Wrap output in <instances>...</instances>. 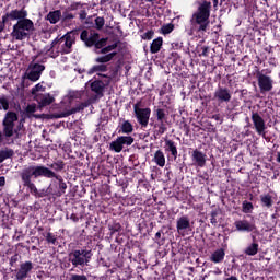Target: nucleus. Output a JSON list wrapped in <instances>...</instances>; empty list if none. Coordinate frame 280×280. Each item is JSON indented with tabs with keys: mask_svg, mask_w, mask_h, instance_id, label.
I'll list each match as a JSON object with an SVG mask.
<instances>
[{
	"mask_svg": "<svg viewBox=\"0 0 280 280\" xmlns=\"http://www.w3.org/2000/svg\"><path fill=\"white\" fill-rule=\"evenodd\" d=\"M80 40H82V43H84L85 47L89 49L93 47L94 54L102 55L95 59V62L98 65L93 66L89 70V74L93 75V73H105V71H108V66H106V62H110L113 58L117 56V51H114V49H117V47L121 45V40L116 39L115 43L108 45V38L100 36V33L93 30L81 31Z\"/></svg>",
	"mask_w": 280,
	"mask_h": 280,
	"instance_id": "obj_1",
	"label": "nucleus"
},
{
	"mask_svg": "<svg viewBox=\"0 0 280 280\" xmlns=\"http://www.w3.org/2000/svg\"><path fill=\"white\" fill-rule=\"evenodd\" d=\"M2 16L10 25H12V21H18L11 32V36L15 40H25V38L30 37V32H34V22L27 19L25 7L8 11Z\"/></svg>",
	"mask_w": 280,
	"mask_h": 280,
	"instance_id": "obj_2",
	"label": "nucleus"
},
{
	"mask_svg": "<svg viewBox=\"0 0 280 280\" xmlns=\"http://www.w3.org/2000/svg\"><path fill=\"white\" fill-rule=\"evenodd\" d=\"M209 19H211V1L203 0L190 19L191 32L205 34L209 30V25H211V20Z\"/></svg>",
	"mask_w": 280,
	"mask_h": 280,
	"instance_id": "obj_3",
	"label": "nucleus"
},
{
	"mask_svg": "<svg viewBox=\"0 0 280 280\" xmlns=\"http://www.w3.org/2000/svg\"><path fill=\"white\" fill-rule=\"evenodd\" d=\"M20 178L23 187H26L32 196H38L40 198V195H38V188L36 187V184H34V180L37 178H45L44 165H30L24 167L20 173Z\"/></svg>",
	"mask_w": 280,
	"mask_h": 280,
	"instance_id": "obj_4",
	"label": "nucleus"
},
{
	"mask_svg": "<svg viewBox=\"0 0 280 280\" xmlns=\"http://www.w3.org/2000/svg\"><path fill=\"white\" fill-rule=\"evenodd\" d=\"M44 178H51L49 186L47 187V194L61 198L67 194V182L61 175H58L51 168L44 165Z\"/></svg>",
	"mask_w": 280,
	"mask_h": 280,
	"instance_id": "obj_5",
	"label": "nucleus"
},
{
	"mask_svg": "<svg viewBox=\"0 0 280 280\" xmlns=\"http://www.w3.org/2000/svg\"><path fill=\"white\" fill-rule=\"evenodd\" d=\"M78 36H80V31H70L66 33L63 36L55 38L51 42L50 49L57 47V52L61 54V56L71 54L73 51V45H75Z\"/></svg>",
	"mask_w": 280,
	"mask_h": 280,
	"instance_id": "obj_6",
	"label": "nucleus"
},
{
	"mask_svg": "<svg viewBox=\"0 0 280 280\" xmlns=\"http://www.w3.org/2000/svg\"><path fill=\"white\" fill-rule=\"evenodd\" d=\"M165 108H167V105H155L153 107V117H155L158 122H150V126L154 128V135L156 137H161L167 132V125H165V121L170 112Z\"/></svg>",
	"mask_w": 280,
	"mask_h": 280,
	"instance_id": "obj_7",
	"label": "nucleus"
},
{
	"mask_svg": "<svg viewBox=\"0 0 280 280\" xmlns=\"http://www.w3.org/2000/svg\"><path fill=\"white\" fill-rule=\"evenodd\" d=\"M91 259H93V250L86 247L72 249L68 254V261L72 264L73 268H84V266L91 264Z\"/></svg>",
	"mask_w": 280,
	"mask_h": 280,
	"instance_id": "obj_8",
	"label": "nucleus"
},
{
	"mask_svg": "<svg viewBox=\"0 0 280 280\" xmlns=\"http://www.w3.org/2000/svg\"><path fill=\"white\" fill-rule=\"evenodd\" d=\"M31 62L28 65V68L25 72V77L31 82H38L40 80V75H43V71H45L46 67L45 65L36 62L38 60V55H35L31 57Z\"/></svg>",
	"mask_w": 280,
	"mask_h": 280,
	"instance_id": "obj_9",
	"label": "nucleus"
},
{
	"mask_svg": "<svg viewBox=\"0 0 280 280\" xmlns=\"http://www.w3.org/2000/svg\"><path fill=\"white\" fill-rule=\"evenodd\" d=\"M135 117L141 126V128H148V124H150V115H152V109L150 107L141 108V101H138L133 105Z\"/></svg>",
	"mask_w": 280,
	"mask_h": 280,
	"instance_id": "obj_10",
	"label": "nucleus"
},
{
	"mask_svg": "<svg viewBox=\"0 0 280 280\" xmlns=\"http://www.w3.org/2000/svg\"><path fill=\"white\" fill-rule=\"evenodd\" d=\"M15 121H19V114L15 112H7L2 120V128L7 139L14 137Z\"/></svg>",
	"mask_w": 280,
	"mask_h": 280,
	"instance_id": "obj_11",
	"label": "nucleus"
},
{
	"mask_svg": "<svg viewBox=\"0 0 280 280\" xmlns=\"http://www.w3.org/2000/svg\"><path fill=\"white\" fill-rule=\"evenodd\" d=\"M32 270H34V262L32 260L22 261L19 265V268L15 269V279L16 280H25L30 275H32Z\"/></svg>",
	"mask_w": 280,
	"mask_h": 280,
	"instance_id": "obj_12",
	"label": "nucleus"
},
{
	"mask_svg": "<svg viewBox=\"0 0 280 280\" xmlns=\"http://www.w3.org/2000/svg\"><path fill=\"white\" fill-rule=\"evenodd\" d=\"M256 78L258 80V86L260 89V93H270L273 89L275 81L272 77L266 75L260 71L257 72Z\"/></svg>",
	"mask_w": 280,
	"mask_h": 280,
	"instance_id": "obj_13",
	"label": "nucleus"
},
{
	"mask_svg": "<svg viewBox=\"0 0 280 280\" xmlns=\"http://www.w3.org/2000/svg\"><path fill=\"white\" fill-rule=\"evenodd\" d=\"M89 106H91V103L89 101L82 102L81 104L77 105L75 107H72L71 109H69L67 112L51 114L50 119H62L65 117L71 116V115H75V113H80L81 110L89 108Z\"/></svg>",
	"mask_w": 280,
	"mask_h": 280,
	"instance_id": "obj_14",
	"label": "nucleus"
},
{
	"mask_svg": "<svg viewBox=\"0 0 280 280\" xmlns=\"http://www.w3.org/2000/svg\"><path fill=\"white\" fill-rule=\"evenodd\" d=\"M252 121L254 125V128L257 132V135H259L260 137H262L264 139H266V120H264V117H261V115H259V113L257 112H253L252 113Z\"/></svg>",
	"mask_w": 280,
	"mask_h": 280,
	"instance_id": "obj_15",
	"label": "nucleus"
},
{
	"mask_svg": "<svg viewBox=\"0 0 280 280\" xmlns=\"http://www.w3.org/2000/svg\"><path fill=\"white\" fill-rule=\"evenodd\" d=\"M231 97V90H229V88L219 86L214 92V100H217L219 104H229Z\"/></svg>",
	"mask_w": 280,
	"mask_h": 280,
	"instance_id": "obj_16",
	"label": "nucleus"
},
{
	"mask_svg": "<svg viewBox=\"0 0 280 280\" xmlns=\"http://www.w3.org/2000/svg\"><path fill=\"white\" fill-rule=\"evenodd\" d=\"M190 159L196 167H206L207 165V153L195 149L191 152Z\"/></svg>",
	"mask_w": 280,
	"mask_h": 280,
	"instance_id": "obj_17",
	"label": "nucleus"
},
{
	"mask_svg": "<svg viewBox=\"0 0 280 280\" xmlns=\"http://www.w3.org/2000/svg\"><path fill=\"white\" fill-rule=\"evenodd\" d=\"M234 226L237 231L243 233H253V231L257 230V226L254 223L248 222V220L235 221Z\"/></svg>",
	"mask_w": 280,
	"mask_h": 280,
	"instance_id": "obj_18",
	"label": "nucleus"
},
{
	"mask_svg": "<svg viewBox=\"0 0 280 280\" xmlns=\"http://www.w3.org/2000/svg\"><path fill=\"white\" fill-rule=\"evenodd\" d=\"M35 101L37 102L39 108H45L46 106H50L56 102V98L51 96V94H37L35 96Z\"/></svg>",
	"mask_w": 280,
	"mask_h": 280,
	"instance_id": "obj_19",
	"label": "nucleus"
},
{
	"mask_svg": "<svg viewBox=\"0 0 280 280\" xmlns=\"http://www.w3.org/2000/svg\"><path fill=\"white\" fill-rule=\"evenodd\" d=\"M90 89L98 97H104V89H106V84H104L102 80H94L90 83Z\"/></svg>",
	"mask_w": 280,
	"mask_h": 280,
	"instance_id": "obj_20",
	"label": "nucleus"
},
{
	"mask_svg": "<svg viewBox=\"0 0 280 280\" xmlns=\"http://www.w3.org/2000/svg\"><path fill=\"white\" fill-rule=\"evenodd\" d=\"M164 151L167 153H171V156L173 159H178V148L176 147V143L172 139H165L164 140Z\"/></svg>",
	"mask_w": 280,
	"mask_h": 280,
	"instance_id": "obj_21",
	"label": "nucleus"
},
{
	"mask_svg": "<svg viewBox=\"0 0 280 280\" xmlns=\"http://www.w3.org/2000/svg\"><path fill=\"white\" fill-rule=\"evenodd\" d=\"M176 229L180 233L182 231H187V229H191V222L189 217L183 215L177 219Z\"/></svg>",
	"mask_w": 280,
	"mask_h": 280,
	"instance_id": "obj_22",
	"label": "nucleus"
},
{
	"mask_svg": "<svg viewBox=\"0 0 280 280\" xmlns=\"http://www.w3.org/2000/svg\"><path fill=\"white\" fill-rule=\"evenodd\" d=\"M225 256L226 253L224 252V248H219L211 254L210 261H212L213 264H222Z\"/></svg>",
	"mask_w": 280,
	"mask_h": 280,
	"instance_id": "obj_23",
	"label": "nucleus"
},
{
	"mask_svg": "<svg viewBox=\"0 0 280 280\" xmlns=\"http://www.w3.org/2000/svg\"><path fill=\"white\" fill-rule=\"evenodd\" d=\"M119 135H132L135 132V127L132 126V122L130 120H125L119 129Z\"/></svg>",
	"mask_w": 280,
	"mask_h": 280,
	"instance_id": "obj_24",
	"label": "nucleus"
},
{
	"mask_svg": "<svg viewBox=\"0 0 280 280\" xmlns=\"http://www.w3.org/2000/svg\"><path fill=\"white\" fill-rule=\"evenodd\" d=\"M161 47H163V37H158L152 40L150 45V52L159 54L161 51Z\"/></svg>",
	"mask_w": 280,
	"mask_h": 280,
	"instance_id": "obj_25",
	"label": "nucleus"
},
{
	"mask_svg": "<svg viewBox=\"0 0 280 280\" xmlns=\"http://www.w3.org/2000/svg\"><path fill=\"white\" fill-rule=\"evenodd\" d=\"M245 255H248L249 257H255L257 253H259V243L253 242L244 249Z\"/></svg>",
	"mask_w": 280,
	"mask_h": 280,
	"instance_id": "obj_26",
	"label": "nucleus"
},
{
	"mask_svg": "<svg viewBox=\"0 0 280 280\" xmlns=\"http://www.w3.org/2000/svg\"><path fill=\"white\" fill-rule=\"evenodd\" d=\"M60 16H62V12L60 10L50 11L47 14V21H49V23H51V25H56V23H58V21H60Z\"/></svg>",
	"mask_w": 280,
	"mask_h": 280,
	"instance_id": "obj_27",
	"label": "nucleus"
},
{
	"mask_svg": "<svg viewBox=\"0 0 280 280\" xmlns=\"http://www.w3.org/2000/svg\"><path fill=\"white\" fill-rule=\"evenodd\" d=\"M153 161L156 163V165H159V167H165V153H163L161 150H158L154 153Z\"/></svg>",
	"mask_w": 280,
	"mask_h": 280,
	"instance_id": "obj_28",
	"label": "nucleus"
},
{
	"mask_svg": "<svg viewBox=\"0 0 280 280\" xmlns=\"http://www.w3.org/2000/svg\"><path fill=\"white\" fill-rule=\"evenodd\" d=\"M260 202L261 207H266L267 209H270L275 205V201L272 200V196L270 194L260 195Z\"/></svg>",
	"mask_w": 280,
	"mask_h": 280,
	"instance_id": "obj_29",
	"label": "nucleus"
},
{
	"mask_svg": "<svg viewBox=\"0 0 280 280\" xmlns=\"http://www.w3.org/2000/svg\"><path fill=\"white\" fill-rule=\"evenodd\" d=\"M43 237H45L47 244H51L52 246L58 245V235L47 232V233H42Z\"/></svg>",
	"mask_w": 280,
	"mask_h": 280,
	"instance_id": "obj_30",
	"label": "nucleus"
},
{
	"mask_svg": "<svg viewBox=\"0 0 280 280\" xmlns=\"http://www.w3.org/2000/svg\"><path fill=\"white\" fill-rule=\"evenodd\" d=\"M13 156L14 150L8 148L0 150V163H3L7 159H12Z\"/></svg>",
	"mask_w": 280,
	"mask_h": 280,
	"instance_id": "obj_31",
	"label": "nucleus"
},
{
	"mask_svg": "<svg viewBox=\"0 0 280 280\" xmlns=\"http://www.w3.org/2000/svg\"><path fill=\"white\" fill-rule=\"evenodd\" d=\"M109 150H112V152H116L117 154L124 150V145L121 144L119 138L110 142Z\"/></svg>",
	"mask_w": 280,
	"mask_h": 280,
	"instance_id": "obj_32",
	"label": "nucleus"
},
{
	"mask_svg": "<svg viewBox=\"0 0 280 280\" xmlns=\"http://www.w3.org/2000/svg\"><path fill=\"white\" fill-rule=\"evenodd\" d=\"M51 172H62V170H65L66 167V164H65V161L62 160H59L57 162H54L52 164L49 165Z\"/></svg>",
	"mask_w": 280,
	"mask_h": 280,
	"instance_id": "obj_33",
	"label": "nucleus"
},
{
	"mask_svg": "<svg viewBox=\"0 0 280 280\" xmlns=\"http://www.w3.org/2000/svg\"><path fill=\"white\" fill-rule=\"evenodd\" d=\"M155 244H158L159 246H163V244H165V233H163V230H159L154 237H153Z\"/></svg>",
	"mask_w": 280,
	"mask_h": 280,
	"instance_id": "obj_34",
	"label": "nucleus"
},
{
	"mask_svg": "<svg viewBox=\"0 0 280 280\" xmlns=\"http://www.w3.org/2000/svg\"><path fill=\"white\" fill-rule=\"evenodd\" d=\"M118 139L122 148L124 145H132V143H135V138H132L131 136H119Z\"/></svg>",
	"mask_w": 280,
	"mask_h": 280,
	"instance_id": "obj_35",
	"label": "nucleus"
},
{
	"mask_svg": "<svg viewBox=\"0 0 280 280\" xmlns=\"http://www.w3.org/2000/svg\"><path fill=\"white\" fill-rule=\"evenodd\" d=\"M253 209H255V206H253V202L244 200L242 203V211L243 213H253Z\"/></svg>",
	"mask_w": 280,
	"mask_h": 280,
	"instance_id": "obj_36",
	"label": "nucleus"
},
{
	"mask_svg": "<svg viewBox=\"0 0 280 280\" xmlns=\"http://www.w3.org/2000/svg\"><path fill=\"white\" fill-rule=\"evenodd\" d=\"M174 24L172 23H168V24H164L162 27H161V33L165 35L167 34H172V32H174Z\"/></svg>",
	"mask_w": 280,
	"mask_h": 280,
	"instance_id": "obj_37",
	"label": "nucleus"
},
{
	"mask_svg": "<svg viewBox=\"0 0 280 280\" xmlns=\"http://www.w3.org/2000/svg\"><path fill=\"white\" fill-rule=\"evenodd\" d=\"M0 106L2 110H10V101L5 95L0 96Z\"/></svg>",
	"mask_w": 280,
	"mask_h": 280,
	"instance_id": "obj_38",
	"label": "nucleus"
},
{
	"mask_svg": "<svg viewBox=\"0 0 280 280\" xmlns=\"http://www.w3.org/2000/svg\"><path fill=\"white\" fill-rule=\"evenodd\" d=\"M36 113V104H30L25 108L26 117H32Z\"/></svg>",
	"mask_w": 280,
	"mask_h": 280,
	"instance_id": "obj_39",
	"label": "nucleus"
},
{
	"mask_svg": "<svg viewBox=\"0 0 280 280\" xmlns=\"http://www.w3.org/2000/svg\"><path fill=\"white\" fill-rule=\"evenodd\" d=\"M109 235H115V233H119L121 231V223H114L109 225Z\"/></svg>",
	"mask_w": 280,
	"mask_h": 280,
	"instance_id": "obj_40",
	"label": "nucleus"
},
{
	"mask_svg": "<svg viewBox=\"0 0 280 280\" xmlns=\"http://www.w3.org/2000/svg\"><path fill=\"white\" fill-rule=\"evenodd\" d=\"M94 23H95L96 30H102L106 23V20H104V18H102V16H97L94 20Z\"/></svg>",
	"mask_w": 280,
	"mask_h": 280,
	"instance_id": "obj_41",
	"label": "nucleus"
},
{
	"mask_svg": "<svg viewBox=\"0 0 280 280\" xmlns=\"http://www.w3.org/2000/svg\"><path fill=\"white\" fill-rule=\"evenodd\" d=\"M70 100H80L82 97V92L72 91L69 93Z\"/></svg>",
	"mask_w": 280,
	"mask_h": 280,
	"instance_id": "obj_42",
	"label": "nucleus"
},
{
	"mask_svg": "<svg viewBox=\"0 0 280 280\" xmlns=\"http://www.w3.org/2000/svg\"><path fill=\"white\" fill-rule=\"evenodd\" d=\"M218 211H212L210 213V222L211 224H213V226H215V224H218Z\"/></svg>",
	"mask_w": 280,
	"mask_h": 280,
	"instance_id": "obj_43",
	"label": "nucleus"
},
{
	"mask_svg": "<svg viewBox=\"0 0 280 280\" xmlns=\"http://www.w3.org/2000/svg\"><path fill=\"white\" fill-rule=\"evenodd\" d=\"M21 259V256L19 254L13 255L10 260L9 264L11 267H14V265Z\"/></svg>",
	"mask_w": 280,
	"mask_h": 280,
	"instance_id": "obj_44",
	"label": "nucleus"
},
{
	"mask_svg": "<svg viewBox=\"0 0 280 280\" xmlns=\"http://www.w3.org/2000/svg\"><path fill=\"white\" fill-rule=\"evenodd\" d=\"M160 97L167 95V83H164L161 89H158Z\"/></svg>",
	"mask_w": 280,
	"mask_h": 280,
	"instance_id": "obj_45",
	"label": "nucleus"
},
{
	"mask_svg": "<svg viewBox=\"0 0 280 280\" xmlns=\"http://www.w3.org/2000/svg\"><path fill=\"white\" fill-rule=\"evenodd\" d=\"M142 38L144 40H152V38H154V31H148L143 34Z\"/></svg>",
	"mask_w": 280,
	"mask_h": 280,
	"instance_id": "obj_46",
	"label": "nucleus"
},
{
	"mask_svg": "<svg viewBox=\"0 0 280 280\" xmlns=\"http://www.w3.org/2000/svg\"><path fill=\"white\" fill-rule=\"evenodd\" d=\"M7 25H11V24H9V23L5 21L4 16L2 15L1 21H0V34H1V32H4V31H5V26H7Z\"/></svg>",
	"mask_w": 280,
	"mask_h": 280,
	"instance_id": "obj_47",
	"label": "nucleus"
},
{
	"mask_svg": "<svg viewBox=\"0 0 280 280\" xmlns=\"http://www.w3.org/2000/svg\"><path fill=\"white\" fill-rule=\"evenodd\" d=\"M209 51H211V48H209V46H202L200 56H203L205 58H208Z\"/></svg>",
	"mask_w": 280,
	"mask_h": 280,
	"instance_id": "obj_48",
	"label": "nucleus"
},
{
	"mask_svg": "<svg viewBox=\"0 0 280 280\" xmlns=\"http://www.w3.org/2000/svg\"><path fill=\"white\" fill-rule=\"evenodd\" d=\"M40 89H43V86L40 85V83L36 84L33 89H32V94L36 95V93H38L40 91Z\"/></svg>",
	"mask_w": 280,
	"mask_h": 280,
	"instance_id": "obj_49",
	"label": "nucleus"
},
{
	"mask_svg": "<svg viewBox=\"0 0 280 280\" xmlns=\"http://www.w3.org/2000/svg\"><path fill=\"white\" fill-rule=\"evenodd\" d=\"M5 139H8V137H5V131L2 129V131L0 130V145Z\"/></svg>",
	"mask_w": 280,
	"mask_h": 280,
	"instance_id": "obj_50",
	"label": "nucleus"
},
{
	"mask_svg": "<svg viewBox=\"0 0 280 280\" xmlns=\"http://www.w3.org/2000/svg\"><path fill=\"white\" fill-rule=\"evenodd\" d=\"M0 187H5V177L0 176Z\"/></svg>",
	"mask_w": 280,
	"mask_h": 280,
	"instance_id": "obj_51",
	"label": "nucleus"
},
{
	"mask_svg": "<svg viewBox=\"0 0 280 280\" xmlns=\"http://www.w3.org/2000/svg\"><path fill=\"white\" fill-rule=\"evenodd\" d=\"M70 220H72L73 222H78L80 219L78 218V215H75V213H72Z\"/></svg>",
	"mask_w": 280,
	"mask_h": 280,
	"instance_id": "obj_52",
	"label": "nucleus"
},
{
	"mask_svg": "<svg viewBox=\"0 0 280 280\" xmlns=\"http://www.w3.org/2000/svg\"><path fill=\"white\" fill-rule=\"evenodd\" d=\"M171 56L174 57V60H178V58H180V56H179L178 52H176V51H173V52L171 54Z\"/></svg>",
	"mask_w": 280,
	"mask_h": 280,
	"instance_id": "obj_53",
	"label": "nucleus"
},
{
	"mask_svg": "<svg viewBox=\"0 0 280 280\" xmlns=\"http://www.w3.org/2000/svg\"><path fill=\"white\" fill-rule=\"evenodd\" d=\"M212 3H213L214 10H218V4L220 3V0H213Z\"/></svg>",
	"mask_w": 280,
	"mask_h": 280,
	"instance_id": "obj_54",
	"label": "nucleus"
},
{
	"mask_svg": "<svg viewBox=\"0 0 280 280\" xmlns=\"http://www.w3.org/2000/svg\"><path fill=\"white\" fill-rule=\"evenodd\" d=\"M212 119H214L215 121H220V114L213 115Z\"/></svg>",
	"mask_w": 280,
	"mask_h": 280,
	"instance_id": "obj_55",
	"label": "nucleus"
},
{
	"mask_svg": "<svg viewBox=\"0 0 280 280\" xmlns=\"http://www.w3.org/2000/svg\"><path fill=\"white\" fill-rule=\"evenodd\" d=\"M225 280H240V279H237V277H235V276H231L230 278H226Z\"/></svg>",
	"mask_w": 280,
	"mask_h": 280,
	"instance_id": "obj_56",
	"label": "nucleus"
},
{
	"mask_svg": "<svg viewBox=\"0 0 280 280\" xmlns=\"http://www.w3.org/2000/svg\"><path fill=\"white\" fill-rule=\"evenodd\" d=\"M107 1L109 0H101L100 5H106Z\"/></svg>",
	"mask_w": 280,
	"mask_h": 280,
	"instance_id": "obj_57",
	"label": "nucleus"
},
{
	"mask_svg": "<svg viewBox=\"0 0 280 280\" xmlns=\"http://www.w3.org/2000/svg\"><path fill=\"white\" fill-rule=\"evenodd\" d=\"M269 60H270V61H269V65H275V61H276L275 58H270Z\"/></svg>",
	"mask_w": 280,
	"mask_h": 280,
	"instance_id": "obj_58",
	"label": "nucleus"
},
{
	"mask_svg": "<svg viewBox=\"0 0 280 280\" xmlns=\"http://www.w3.org/2000/svg\"><path fill=\"white\" fill-rule=\"evenodd\" d=\"M277 162L280 163V151L277 154Z\"/></svg>",
	"mask_w": 280,
	"mask_h": 280,
	"instance_id": "obj_59",
	"label": "nucleus"
},
{
	"mask_svg": "<svg viewBox=\"0 0 280 280\" xmlns=\"http://www.w3.org/2000/svg\"><path fill=\"white\" fill-rule=\"evenodd\" d=\"M37 231H38V233H40V232L45 231V229L39 226V228H37Z\"/></svg>",
	"mask_w": 280,
	"mask_h": 280,
	"instance_id": "obj_60",
	"label": "nucleus"
},
{
	"mask_svg": "<svg viewBox=\"0 0 280 280\" xmlns=\"http://www.w3.org/2000/svg\"><path fill=\"white\" fill-rule=\"evenodd\" d=\"M39 62H42V63L47 62V58H43Z\"/></svg>",
	"mask_w": 280,
	"mask_h": 280,
	"instance_id": "obj_61",
	"label": "nucleus"
},
{
	"mask_svg": "<svg viewBox=\"0 0 280 280\" xmlns=\"http://www.w3.org/2000/svg\"><path fill=\"white\" fill-rule=\"evenodd\" d=\"M253 242H257V236H252Z\"/></svg>",
	"mask_w": 280,
	"mask_h": 280,
	"instance_id": "obj_62",
	"label": "nucleus"
},
{
	"mask_svg": "<svg viewBox=\"0 0 280 280\" xmlns=\"http://www.w3.org/2000/svg\"><path fill=\"white\" fill-rule=\"evenodd\" d=\"M145 1H148V3H154V1L156 0H145Z\"/></svg>",
	"mask_w": 280,
	"mask_h": 280,
	"instance_id": "obj_63",
	"label": "nucleus"
},
{
	"mask_svg": "<svg viewBox=\"0 0 280 280\" xmlns=\"http://www.w3.org/2000/svg\"><path fill=\"white\" fill-rule=\"evenodd\" d=\"M80 19H86V15L81 14V15H80Z\"/></svg>",
	"mask_w": 280,
	"mask_h": 280,
	"instance_id": "obj_64",
	"label": "nucleus"
}]
</instances>
